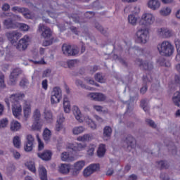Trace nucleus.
Masks as SVG:
<instances>
[{"mask_svg": "<svg viewBox=\"0 0 180 180\" xmlns=\"http://www.w3.org/2000/svg\"><path fill=\"white\" fill-rule=\"evenodd\" d=\"M103 136L104 140H105V138L109 139V137L112 136V128L109 126L105 127L103 129Z\"/></svg>", "mask_w": 180, "mask_h": 180, "instance_id": "obj_35", "label": "nucleus"}, {"mask_svg": "<svg viewBox=\"0 0 180 180\" xmlns=\"http://www.w3.org/2000/svg\"><path fill=\"white\" fill-rule=\"evenodd\" d=\"M99 168H100L99 164H91L89 167H87L86 169H84L83 172V175L86 178L88 176H90V175H92L94 172H96V171H98Z\"/></svg>", "mask_w": 180, "mask_h": 180, "instance_id": "obj_11", "label": "nucleus"}, {"mask_svg": "<svg viewBox=\"0 0 180 180\" xmlns=\"http://www.w3.org/2000/svg\"><path fill=\"white\" fill-rule=\"evenodd\" d=\"M41 123L39 121H35L32 124V130H37L39 131V130H41Z\"/></svg>", "mask_w": 180, "mask_h": 180, "instance_id": "obj_47", "label": "nucleus"}, {"mask_svg": "<svg viewBox=\"0 0 180 180\" xmlns=\"http://www.w3.org/2000/svg\"><path fill=\"white\" fill-rule=\"evenodd\" d=\"M60 158L62 161H66L67 162H71V161L75 160V158L74 156H70V153L68 152H63Z\"/></svg>", "mask_w": 180, "mask_h": 180, "instance_id": "obj_28", "label": "nucleus"}, {"mask_svg": "<svg viewBox=\"0 0 180 180\" xmlns=\"http://www.w3.org/2000/svg\"><path fill=\"white\" fill-rule=\"evenodd\" d=\"M148 89V86H147V84H144L140 89V93L142 95H144V94H146V92H147Z\"/></svg>", "mask_w": 180, "mask_h": 180, "instance_id": "obj_61", "label": "nucleus"}, {"mask_svg": "<svg viewBox=\"0 0 180 180\" xmlns=\"http://www.w3.org/2000/svg\"><path fill=\"white\" fill-rule=\"evenodd\" d=\"M86 147V145H82V143H69L67 146L68 150H72L75 155L78 154L79 151H82L84 148Z\"/></svg>", "mask_w": 180, "mask_h": 180, "instance_id": "obj_12", "label": "nucleus"}, {"mask_svg": "<svg viewBox=\"0 0 180 180\" xmlns=\"http://www.w3.org/2000/svg\"><path fill=\"white\" fill-rule=\"evenodd\" d=\"M60 101H61V89L60 87H54L51 96V103L54 105L55 103H58Z\"/></svg>", "mask_w": 180, "mask_h": 180, "instance_id": "obj_8", "label": "nucleus"}, {"mask_svg": "<svg viewBox=\"0 0 180 180\" xmlns=\"http://www.w3.org/2000/svg\"><path fill=\"white\" fill-rule=\"evenodd\" d=\"M94 134L91 133V134H85L83 136H80L79 137H77V141H91L92 140H94Z\"/></svg>", "mask_w": 180, "mask_h": 180, "instance_id": "obj_23", "label": "nucleus"}, {"mask_svg": "<svg viewBox=\"0 0 180 180\" xmlns=\"http://www.w3.org/2000/svg\"><path fill=\"white\" fill-rule=\"evenodd\" d=\"M37 139L38 140V150L40 151L44 148V143L41 141V139L39 137V135H37Z\"/></svg>", "mask_w": 180, "mask_h": 180, "instance_id": "obj_55", "label": "nucleus"}, {"mask_svg": "<svg viewBox=\"0 0 180 180\" xmlns=\"http://www.w3.org/2000/svg\"><path fill=\"white\" fill-rule=\"evenodd\" d=\"M21 127L20 123L18 121L13 120L11 123V131H18Z\"/></svg>", "mask_w": 180, "mask_h": 180, "instance_id": "obj_32", "label": "nucleus"}, {"mask_svg": "<svg viewBox=\"0 0 180 180\" xmlns=\"http://www.w3.org/2000/svg\"><path fill=\"white\" fill-rule=\"evenodd\" d=\"M11 11L13 12H18V13H22L24 18L26 19H33V18H34L33 14H32V12H30V11L26 8L14 6L11 8Z\"/></svg>", "mask_w": 180, "mask_h": 180, "instance_id": "obj_5", "label": "nucleus"}, {"mask_svg": "<svg viewBox=\"0 0 180 180\" xmlns=\"http://www.w3.org/2000/svg\"><path fill=\"white\" fill-rule=\"evenodd\" d=\"M84 131H85V128L82 126L75 127L72 129V133L75 136H78V134H81L84 133Z\"/></svg>", "mask_w": 180, "mask_h": 180, "instance_id": "obj_36", "label": "nucleus"}, {"mask_svg": "<svg viewBox=\"0 0 180 180\" xmlns=\"http://www.w3.org/2000/svg\"><path fill=\"white\" fill-rule=\"evenodd\" d=\"M42 88L46 91L47 88H49V84H47V79H44L42 81Z\"/></svg>", "mask_w": 180, "mask_h": 180, "instance_id": "obj_62", "label": "nucleus"}, {"mask_svg": "<svg viewBox=\"0 0 180 180\" xmlns=\"http://www.w3.org/2000/svg\"><path fill=\"white\" fill-rule=\"evenodd\" d=\"M140 23L145 26H148L154 23V16L151 13H145L142 15Z\"/></svg>", "mask_w": 180, "mask_h": 180, "instance_id": "obj_14", "label": "nucleus"}, {"mask_svg": "<svg viewBox=\"0 0 180 180\" xmlns=\"http://www.w3.org/2000/svg\"><path fill=\"white\" fill-rule=\"evenodd\" d=\"M34 142V138L33 136L29 134L27 136V143L25 145V150L27 152L32 151L33 150V143Z\"/></svg>", "mask_w": 180, "mask_h": 180, "instance_id": "obj_19", "label": "nucleus"}, {"mask_svg": "<svg viewBox=\"0 0 180 180\" xmlns=\"http://www.w3.org/2000/svg\"><path fill=\"white\" fill-rule=\"evenodd\" d=\"M1 9L4 12H6L11 9V6L8 3H5L3 4Z\"/></svg>", "mask_w": 180, "mask_h": 180, "instance_id": "obj_59", "label": "nucleus"}, {"mask_svg": "<svg viewBox=\"0 0 180 180\" xmlns=\"http://www.w3.org/2000/svg\"><path fill=\"white\" fill-rule=\"evenodd\" d=\"M146 122L147 124L150 125V127H153V129H155L157 127L155 122H154V121H153L152 120L147 119Z\"/></svg>", "mask_w": 180, "mask_h": 180, "instance_id": "obj_57", "label": "nucleus"}, {"mask_svg": "<svg viewBox=\"0 0 180 180\" xmlns=\"http://www.w3.org/2000/svg\"><path fill=\"white\" fill-rule=\"evenodd\" d=\"M140 106L141 108H143L144 112H146V113H148V112H150V107L148 106V103L147 102V99L141 100Z\"/></svg>", "mask_w": 180, "mask_h": 180, "instance_id": "obj_33", "label": "nucleus"}, {"mask_svg": "<svg viewBox=\"0 0 180 180\" xmlns=\"http://www.w3.org/2000/svg\"><path fill=\"white\" fill-rule=\"evenodd\" d=\"M3 25L6 29H17L18 22H15L13 19L8 18L4 20Z\"/></svg>", "mask_w": 180, "mask_h": 180, "instance_id": "obj_17", "label": "nucleus"}, {"mask_svg": "<svg viewBox=\"0 0 180 180\" xmlns=\"http://www.w3.org/2000/svg\"><path fill=\"white\" fill-rule=\"evenodd\" d=\"M94 109L97 112H102L103 107L101 105H94Z\"/></svg>", "mask_w": 180, "mask_h": 180, "instance_id": "obj_64", "label": "nucleus"}, {"mask_svg": "<svg viewBox=\"0 0 180 180\" xmlns=\"http://www.w3.org/2000/svg\"><path fill=\"white\" fill-rule=\"evenodd\" d=\"M167 148L169 154H171L172 155H176V153H178V150L174 142L170 141L167 145Z\"/></svg>", "mask_w": 180, "mask_h": 180, "instance_id": "obj_29", "label": "nucleus"}, {"mask_svg": "<svg viewBox=\"0 0 180 180\" xmlns=\"http://www.w3.org/2000/svg\"><path fill=\"white\" fill-rule=\"evenodd\" d=\"M150 32L147 28H140L136 32V41L141 44H146L148 39Z\"/></svg>", "mask_w": 180, "mask_h": 180, "instance_id": "obj_3", "label": "nucleus"}, {"mask_svg": "<svg viewBox=\"0 0 180 180\" xmlns=\"http://www.w3.org/2000/svg\"><path fill=\"white\" fill-rule=\"evenodd\" d=\"M148 6L152 11H157V9H160V6H161V3L159 0H150L148 2Z\"/></svg>", "mask_w": 180, "mask_h": 180, "instance_id": "obj_21", "label": "nucleus"}, {"mask_svg": "<svg viewBox=\"0 0 180 180\" xmlns=\"http://www.w3.org/2000/svg\"><path fill=\"white\" fill-rule=\"evenodd\" d=\"M171 8L169 7H164L160 11V13L162 16H169L171 15Z\"/></svg>", "mask_w": 180, "mask_h": 180, "instance_id": "obj_37", "label": "nucleus"}, {"mask_svg": "<svg viewBox=\"0 0 180 180\" xmlns=\"http://www.w3.org/2000/svg\"><path fill=\"white\" fill-rule=\"evenodd\" d=\"M138 62L139 63V65L143 70L144 71H152L154 69V65L153 63L143 60L142 59H138Z\"/></svg>", "mask_w": 180, "mask_h": 180, "instance_id": "obj_15", "label": "nucleus"}, {"mask_svg": "<svg viewBox=\"0 0 180 180\" xmlns=\"http://www.w3.org/2000/svg\"><path fill=\"white\" fill-rule=\"evenodd\" d=\"M106 153V146L105 144H100L97 150V155L99 158H102V157L105 156Z\"/></svg>", "mask_w": 180, "mask_h": 180, "instance_id": "obj_30", "label": "nucleus"}, {"mask_svg": "<svg viewBox=\"0 0 180 180\" xmlns=\"http://www.w3.org/2000/svg\"><path fill=\"white\" fill-rule=\"evenodd\" d=\"M75 84L77 86H81V88H83V89H89V91H95L94 87H89L88 86H86L85 84H83L82 81L81 80H76Z\"/></svg>", "mask_w": 180, "mask_h": 180, "instance_id": "obj_41", "label": "nucleus"}, {"mask_svg": "<svg viewBox=\"0 0 180 180\" xmlns=\"http://www.w3.org/2000/svg\"><path fill=\"white\" fill-rule=\"evenodd\" d=\"M124 148L128 152L136 148V139L133 136L126 137L124 140Z\"/></svg>", "mask_w": 180, "mask_h": 180, "instance_id": "obj_6", "label": "nucleus"}, {"mask_svg": "<svg viewBox=\"0 0 180 180\" xmlns=\"http://www.w3.org/2000/svg\"><path fill=\"white\" fill-rule=\"evenodd\" d=\"M70 169H71V166L67 164H62L59 167V171L61 174H68V172H70Z\"/></svg>", "mask_w": 180, "mask_h": 180, "instance_id": "obj_31", "label": "nucleus"}, {"mask_svg": "<svg viewBox=\"0 0 180 180\" xmlns=\"http://www.w3.org/2000/svg\"><path fill=\"white\" fill-rule=\"evenodd\" d=\"M13 143L14 147H15V148H20V138L18 136H14L13 139Z\"/></svg>", "mask_w": 180, "mask_h": 180, "instance_id": "obj_45", "label": "nucleus"}, {"mask_svg": "<svg viewBox=\"0 0 180 180\" xmlns=\"http://www.w3.org/2000/svg\"><path fill=\"white\" fill-rule=\"evenodd\" d=\"M25 167L31 171V172H33L34 174H36V167L34 166V162L30 161L25 162Z\"/></svg>", "mask_w": 180, "mask_h": 180, "instance_id": "obj_38", "label": "nucleus"}, {"mask_svg": "<svg viewBox=\"0 0 180 180\" xmlns=\"http://www.w3.org/2000/svg\"><path fill=\"white\" fill-rule=\"evenodd\" d=\"M25 98V94L16 93L12 94L10 96V101L13 103L12 112L13 116L18 119V116L22 115V105H20V101Z\"/></svg>", "mask_w": 180, "mask_h": 180, "instance_id": "obj_1", "label": "nucleus"}, {"mask_svg": "<svg viewBox=\"0 0 180 180\" xmlns=\"http://www.w3.org/2000/svg\"><path fill=\"white\" fill-rule=\"evenodd\" d=\"M85 81H86L88 84H90V85H95V86H99V84H98V83H96L95 81H94V79L91 78H86Z\"/></svg>", "mask_w": 180, "mask_h": 180, "instance_id": "obj_58", "label": "nucleus"}, {"mask_svg": "<svg viewBox=\"0 0 180 180\" xmlns=\"http://www.w3.org/2000/svg\"><path fill=\"white\" fill-rule=\"evenodd\" d=\"M39 32H41V36L44 39H50L53 32H51V30L49 28V27L45 26L43 24H39L38 27Z\"/></svg>", "mask_w": 180, "mask_h": 180, "instance_id": "obj_9", "label": "nucleus"}, {"mask_svg": "<svg viewBox=\"0 0 180 180\" xmlns=\"http://www.w3.org/2000/svg\"><path fill=\"white\" fill-rule=\"evenodd\" d=\"M53 155V153H51V151L50 150H45L42 153H38V157L39 158H41L44 161H49V160H51V156Z\"/></svg>", "mask_w": 180, "mask_h": 180, "instance_id": "obj_25", "label": "nucleus"}, {"mask_svg": "<svg viewBox=\"0 0 180 180\" xmlns=\"http://www.w3.org/2000/svg\"><path fill=\"white\" fill-rule=\"evenodd\" d=\"M30 41V37L28 35L24 36L21 39L19 40L16 46L17 50H19V51H25V50L27 49Z\"/></svg>", "mask_w": 180, "mask_h": 180, "instance_id": "obj_7", "label": "nucleus"}, {"mask_svg": "<svg viewBox=\"0 0 180 180\" xmlns=\"http://www.w3.org/2000/svg\"><path fill=\"white\" fill-rule=\"evenodd\" d=\"M8 123H9L8 118H3L0 120V129L6 127L8 126Z\"/></svg>", "mask_w": 180, "mask_h": 180, "instance_id": "obj_52", "label": "nucleus"}, {"mask_svg": "<svg viewBox=\"0 0 180 180\" xmlns=\"http://www.w3.org/2000/svg\"><path fill=\"white\" fill-rule=\"evenodd\" d=\"M24 112V116L25 117H29L30 115V113L32 112V108L30 106V104H26L23 109Z\"/></svg>", "mask_w": 180, "mask_h": 180, "instance_id": "obj_40", "label": "nucleus"}, {"mask_svg": "<svg viewBox=\"0 0 180 180\" xmlns=\"http://www.w3.org/2000/svg\"><path fill=\"white\" fill-rule=\"evenodd\" d=\"M44 119L46 120V123L53 122V112L51 110L45 109L44 111Z\"/></svg>", "mask_w": 180, "mask_h": 180, "instance_id": "obj_26", "label": "nucleus"}, {"mask_svg": "<svg viewBox=\"0 0 180 180\" xmlns=\"http://www.w3.org/2000/svg\"><path fill=\"white\" fill-rule=\"evenodd\" d=\"M95 27H96V29H97V30L101 32V33H102V34H106V31L105 30H103V27L100 25L99 23L96 22L95 24Z\"/></svg>", "mask_w": 180, "mask_h": 180, "instance_id": "obj_53", "label": "nucleus"}, {"mask_svg": "<svg viewBox=\"0 0 180 180\" xmlns=\"http://www.w3.org/2000/svg\"><path fill=\"white\" fill-rule=\"evenodd\" d=\"M174 44H175L176 49L177 50L178 54H180V39H174Z\"/></svg>", "mask_w": 180, "mask_h": 180, "instance_id": "obj_56", "label": "nucleus"}, {"mask_svg": "<svg viewBox=\"0 0 180 180\" xmlns=\"http://www.w3.org/2000/svg\"><path fill=\"white\" fill-rule=\"evenodd\" d=\"M94 151H95V148L92 147L89 148V150H87L88 155H90V156L94 155Z\"/></svg>", "mask_w": 180, "mask_h": 180, "instance_id": "obj_63", "label": "nucleus"}, {"mask_svg": "<svg viewBox=\"0 0 180 180\" xmlns=\"http://www.w3.org/2000/svg\"><path fill=\"white\" fill-rule=\"evenodd\" d=\"M51 137V131H50V129L46 128L44 130V133H43L44 140L45 141H49V140H50Z\"/></svg>", "mask_w": 180, "mask_h": 180, "instance_id": "obj_39", "label": "nucleus"}, {"mask_svg": "<svg viewBox=\"0 0 180 180\" xmlns=\"http://www.w3.org/2000/svg\"><path fill=\"white\" fill-rule=\"evenodd\" d=\"M41 114H40V110L39 109H36L33 114V117L36 122H39L40 120V117Z\"/></svg>", "mask_w": 180, "mask_h": 180, "instance_id": "obj_51", "label": "nucleus"}, {"mask_svg": "<svg viewBox=\"0 0 180 180\" xmlns=\"http://www.w3.org/2000/svg\"><path fill=\"white\" fill-rule=\"evenodd\" d=\"M86 122H87V124L92 129V130H96V124L92 119L87 118L86 119Z\"/></svg>", "mask_w": 180, "mask_h": 180, "instance_id": "obj_49", "label": "nucleus"}, {"mask_svg": "<svg viewBox=\"0 0 180 180\" xmlns=\"http://www.w3.org/2000/svg\"><path fill=\"white\" fill-rule=\"evenodd\" d=\"M18 70L19 69H14L13 72L11 73L9 77L10 80L8 82L10 85H15V84H16V79H18V77H19V74H20Z\"/></svg>", "mask_w": 180, "mask_h": 180, "instance_id": "obj_20", "label": "nucleus"}, {"mask_svg": "<svg viewBox=\"0 0 180 180\" xmlns=\"http://www.w3.org/2000/svg\"><path fill=\"white\" fill-rule=\"evenodd\" d=\"M64 120H65V118L64 117V115L63 114H60L58 117L57 123L56 124V131H60L63 129V123H64Z\"/></svg>", "mask_w": 180, "mask_h": 180, "instance_id": "obj_24", "label": "nucleus"}, {"mask_svg": "<svg viewBox=\"0 0 180 180\" xmlns=\"http://www.w3.org/2000/svg\"><path fill=\"white\" fill-rule=\"evenodd\" d=\"M72 112L73 115L75 116V119L77 120V121L79 122V123H82L84 120H82V114L81 113V110H79V108L78 106L75 105L72 108Z\"/></svg>", "mask_w": 180, "mask_h": 180, "instance_id": "obj_22", "label": "nucleus"}, {"mask_svg": "<svg viewBox=\"0 0 180 180\" xmlns=\"http://www.w3.org/2000/svg\"><path fill=\"white\" fill-rule=\"evenodd\" d=\"M113 60H117V61H119V63H120V64H122V65H123V67H127V61H126V60L122 58H119V56L116 54L113 55Z\"/></svg>", "mask_w": 180, "mask_h": 180, "instance_id": "obj_43", "label": "nucleus"}, {"mask_svg": "<svg viewBox=\"0 0 180 180\" xmlns=\"http://www.w3.org/2000/svg\"><path fill=\"white\" fill-rule=\"evenodd\" d=\"M94 79H96V81L100 82L101 84H103L105 82V79L101 73H96L94 76Z\"/></svg>", "mask_w": 180, "mask_h": 180, "instance_id": "obj_50", "label": "nucleus"}, {"mask_svg": "<svg viewBox=\"0 0 180 180\" xmlns=\"http://www.w3.org/2000/svg\"><path fill=\"white\" fill-rule=\"evenodd\" d=\"M39 177L41 180H48L47 179V170L44 167H39Z\"/></svg>", "mask_w": 180, "mask_h": 180, "instance_id": "obj_34", "label": "nucleus"}, {"mask_svg": "<svg viewBox=\"0 0 180 180\" xmlns=\"http://www.w3.org/2000/svg\"><path fill=\"white\" fill-rule=\"evenodd\" d=\"M158 34L160 37H162L163 39H169V37H172L174 36V32L172 30L162 27L158 30Z\"/></svg>", "mask_w": 180, "mask_h": 180, "instance_id": "obj_13", "label": "nucleus"}, {"mask_svg": "<svg viewBox=\"0 0 180 180\" xmlns=\"http://www.w3.org/2000/svg\"><path fill=\"white\" fill-rule=\"evenodd\" d=\"M17 29H20L22 32H27L30 29V27L25 23L17 22Z\"/></svg>", "mask_w": 180, "mask_h": 180, "instance_id": "obj_42", "label": "nucleus"}, {"mask_svg": "<svg viewBox=\"0 0 180 180\" xmlns=\"http://www.w3.org/2000/svg\"><path fill=\"white\" fill-rule=\"evenodd\" d=\"M75 64H77V60H70L68 61V65L69 68H72V67H75Z\"/></svg>", "mask_w": 180, "mask_h": 180, "instance_id": "obj_60", "label": "nucleus"}, {"mask_svg": "<svg viewBox=\"0 0 180 180\" xmlns=\"http://www.w3.org/2000/svg\"><path fill=\"white\" fill-rule=\"evenodd\" d=\"M85 167V161L80 160L75 163L72 168V175H78L79 171Z\"/></svg>", "mask_w": 180, "mask_h": 180, "instance_id": "obj_18", "label": "nucleus"}, {"mask_svg": "<svg viewBox=\"0 0 180 180\" xmlns=\"http://www.w3.org/2000/svg\"><path fill=\"white\" fill-rule=\"evenodd\" d=\"M87 96L96 102H103L106 100V96L101 93H89Z\"/></svg>", "mask_w": 180, "mask_h": 180, "instance_id": "obj_16", "label": "nucleus"}, {"mask_svg": "<svg viewBox=\"0 0 180 180\" xmlns=\"http://www.w3.org/2000/svg\"><path fill=\"white\" fill-rule=\"evenodd\" d=\"M128 22L130 25H132V26H135L136 23H137V18L134 15H129L128 16Z\"/></svg>", "mask_w": 180, "mask_h": 180, "instance_id": "obj_48", "label": "nucleus"}, {"mask_svg": "<svg viewBox=\"0 0 180 180\" xmlns=\"http://www.w3.org/2000/svg\"><path fill=\"white\" fill-rule=\"evenodd\" d=\"M63 108L65 113H70L71 111V105L70 104V101L67 96H65L63 98Z\"/></svg>", "mask_w": 180, "mask_h": 180, "instance_id": "obj_27", "label": "nucleus"}, {"mask_svg": "<svg viewBox=\"0 0 180 180\" xmlns=\"http://www.w3.org/2000/svg\"><path fill=\"white\" fill-rule=\"evenodd\" d=\"M158 164L159 167H160L161 169H167L169 168V164L165 160H161L160 162H158Z\"/></svg>", "mask_w": 180, "mask_h": 180, "instance_id": "obj_46", "label": "nucleus"}, {"mask_svg": "<svg viewBox=\"0 0 180 180\" xmlns=\"http://www.w3.org/2000/svg\"><path fill=\"white\" fill-rule=\"evenodd\" d=\"M6 36L8 40H9V41L11 43V44H15V43L18 41V39H20V37H22V34L18 32V31H12L10 32H7L6 34Z\"/></svg>", "mask_w": 180, "mask_h": 180, "instance_id": "obj_10", "label": "nucleus"}, {"mask_svg": "<svg viewBox=\"0 0 180 180\" xmlns=\"http://www.w3.org/2000/svg\"><path fill=\"white\" fill-rule=\"evenodd\" d=\"M62 51L65 56L70 57L71 56H77L79 53L78 48H72L71 45L64 44L62 46Z\"/></svg>", "mask_w": 180, "mask_h": 180, "instance_id": "obj_4", "label": "nucleus"}, {"mask_svg": "<svg viewBox=\"0 0 180 180\" xmlns=\"http://www.w3.org/2000/svg\"><path fill=\"white\" fill-rule=\"evenodd\" d=\"M27 85H29V80L26 78L22 79L20 82V86H21V88H25V86H27Z\"/></svg>", "mask_w": 180, "mask_h": 180, "instance_id": "obj_54", "label": "nucleus"}, {"mask_svg": "<svg viewBox=\"0 0 180 180\" xmlns=\"http://www.w3.org/2000/svg\"><path fill=\"white\" fill-rule=\"evenodd\" d=\"M158 50L161 56L171 57L175 50L174 45L168 41H164L158 45Z\"/></svg>", "mask_w": 180, "mask_h": 180, "instance_id": "obj_2", "label": "nucleus"}, {"mask_svg": "<svg viewBox=\"0 0 180 180\" xmlns=\"http://www.w3.org/2000/svg\"><path fill=\"white\" fill-rule=\"evenodd\" d=\"M6 84H5V75L0 72V89H5Z\"/></svg>", "mask_w": 180, "mask_h": 180, "instance_id": "obj_44", "label": "nucleus"}]
</instances>
